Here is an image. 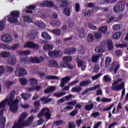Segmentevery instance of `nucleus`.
Returning a JSON list of instances; mask_svg holds the SVG:
<instances>
[{
  "label": "nucleus",
  "instance_id": "1",
  "mask_svg": "<svg viewBox=\"0 0 128 128\" xmlns=\"http://www.w3.org/2000/svg\"><path fill=\"white\" fill-rule=\"evenodd\" d=\"M16 96V91L12 90L4 100L0 102V108H4L7 104L10 106V110L12 114H16L18 110V102L20 100L16 98L14 100Z\"/></svg>",
  "mask_w": 128,
  "mask_h": 128
},
{
  "label": "nucleus",
  "instance_id": "2",
  "mask_svg": "<svg viewBox=\"0 0 128 128\" xmlns=\"http://www.w3.org/2000/svg\"><path fill=\"white\" fill-rule=\"evenodd\" d=\"M122 79L120 78H118L117 80H115L112 84L111 90H117L118 92L122 90V92H121V100H122L124 96H126L124 82H122L120 84L116 86V84H118V82H122Z\"/></svg>",
  "mask_w": 128,
  "mask_h": 128
},
{
  "label": "nucleus",
  "instance_id": "3",
  "mask_svg": "<svg viewBox=\"0 0 128 128\" xmlns=\"http://www.w3.org/2000/svg\"><path fill=\"white\" fill-rule=\"evenodd\" d=\"M20 16L19 10H13L10 13V16H8V20L10 24H16L18 22V18Z\"/></svg>",
  "mask_w": 128,
  "mask_h": 128
},
{
  "label": "nucleus",
  "instance_id": "4",
  "mask_svg": "<svg viewBox=\"0 0 128 128\" xmlns=\"http://www.w3.org/2000/svg\"><path fill=\"white\" fill-rule=\"evenodd\" d=\"M14 74L16 76H26L28 72L24 68H17L14 72Z\"/></svg>",
  "mask_w": 128,
  "mask_h": 128
},
{
  "label": "nucleus",
  "instance_id": "5",
  "mask_svg": "<svg viewBox=\"0 0 128 128\" xmlns=\"http://www.w3.org/2000/svg\"><path fill=\"white\" fill-rule=\"evenodd\" d=\"M24 48H33L38 50L39 48L38 44H36L34 42H28L24 45Z\"/></svg>",
  "mask_w": 128,
  "mask_h": 128
},
{
  "label": "nucleus",
  "instance_id": "6",
  "mask_svg": "<svg viewBox=\"0 0 128 128\" xmlns=\"http://www.w3.org/2000/svg\"><path fill=\"white\" fill-rule=\"evenodd\" d=\"M60 8H63V12L67 16H70V8L68 6V5H64V4H60Z\"/></svg>",
  "mask_w": 128,
  "mask_h": 128
},
{
  "label": "nucleus",
  "instance_id": "7",
  "mask_svg": "<svg viewBox=\"0 0 128 128\" xmlns=\"http://www.w3.org/2000/svg\"><path fill=\"white\" fill-rule=\"evenodd\" d=\"M1 40L4 42L9 43L12 40V36L10 34H4L1 37Z\"/></svg>",
  "mask_w": 128,
  "mask_h": 128
},
{
  "label": "nucleus",
  "instance_id": "8",
  "mask_svg": "<svg viewBox=\"0 0 128 128\" xmlns=\"http://www.w3.org/2000/svg\"><path fill=\"white\" fill-rule=\"evenodd\" d=\"M113 10L114 12H124V6L122 4L115 6L113 8Z\"/></svg>",
  "mask_w": 128,
  "mask_h": 128
},
{
  "label": "nucleus",
  "instance_id": "9",
  "mask_svg": "<svg viewBox=\"0 0 128 128\" xmlns=\"http://www.w3.org/2000/svg\"><path fill=\"white\" fill-rule=\"evenodd\" d=\"M40 6H43V8H52L54 6V2L52 0L44 1L40 4Z\"/></svg>",
  "mask_w": 128,
  "mask_h": 128
},
{
  "label": "nucleus",
  "instance_id": "10",
  "mask_svg": "<svg viewBox=\"0 0 128 128\" xmlns=\"http://www.w3.org/2000/svg\"><path fill=\"white\" fill-rule=\"evenodd\" d=\"M48 64L49 68H58V63L54 60H49L48 62Z\"/></svg>",
  "mask_w": 128,
  "mask_h": 128
},
{
  "label": "nucleus",
  "instance_id": "11",
  "mask_svg": "<svg viewBox=\"0 0 128 128\" xmlns=\"http://www.w3.org/2000/svg\"><path fill=\"white\" fill-rule=\"evenodd\" d=\"M20 121L18 120V122H15L12 128H24L26 126V124L24 122H20Z\"/></svg>",
  "mask_w": 128,
  "mask_h": 128
},
{
  "label": "nucleus",
  "instance_id": "12",
  "mask_svg": "<svg viewBox=\"0 0 128 128\" xmlns=\"http://www.w3.org/2000/svg\"><path fill=\"white\" fill-rule=\"evenodd\" d=\"M100 88V84L96 85L94 87L89 88L83 92L82 94H86L88 92H90V90H98V88Z\"/></svg>",
  "mask_w": 128,
  "mask_h": 128
},
{
  "label": "nucleus",
  "instance_id": "13",
  "mask_svg": "<svg viewBox=\"0 0 128 128\" xmlns=\"http://www.w3.org/2000/svg\"><path fill=\"white\" fill-rule=\"evenodd\" d=\"M100 88V84L96 85L94 87L89 88L83 92L82 94H86L88 92H90V90H98V88Z\"/></svg>",
  "mask_w": 128,
  "mask_h": 128
},
{
  "label": "nucleus",
  "instance_id": "14",
  "mask_svg": "<svg viewBox=\"0 0 128 128\" xmlns=\"http://www.w3.org/2000/svg\"><path fill=\"white\" fill-rule=\"evenodd\" d=\"M28 82L32 88L36 86H38V79L36 78H30L28 80Z\"/></svg>",
  "mask_w": 128,
  "mask_h": 128
},
{
  "label": "nucleus",
  "instance_id": "15",
  "mask_svg": "<svg viewBox=\"0 0 128 128\" xmlns=\"http://www.w3.org/2000/svg\"><path fill=\"white\" fill-rule=\"evenodd\" d=\"M44 116H45L47 120L52 118V114H50V110L48 108H45V111L44 112Z\"/></svg>",
  "mask_w": 128,
  "mask_h": 128
},
{
  "label": "nucleus",
  "instance_id": "16",
  "mask_svg": "<svg viewBox=\"0 0 128 128\" xmlns=\"http://www.w3.org/2000/svg\"><path fill=\"white\" fill-rule=\"evenodd\" d=\"M34 116H30L28 117V120L24 122L26 126H30V124H32L34 122Z\"/></svg>",
  "mask_w": 128,
  "mask_h": 128
},
{
  "label": "nucleus",
  "instance_id": "17",
  "mask_svg": "<svg viewBox=\"0 0 128 128\" xmlns=\"http://www.w3.org/2000/svg\"><path fill=\"white\" fill-rule=\"evenodd\" d=\"M14 81H10V80H6L4 82V85L6 88L9 90L12 86H14Z\"/></svg>",
  "mask_w": 128,
  "mask_h": 128
},
{
  "label": "nucleus",
  "instance_id": "18",
  "mask_svg": "<svg viewBox=\"0 0 128 128\" xmlns=\"http://www.w3.org/2000/svg\"><path fill=\"white\" fill-rule=\"evenodd\" d=\"M20 62L24 64H30V58L28 60V58H20Z\"/></svg>",
  "mask_w": 128,
  "mask_h": 128
},
{
  "label": "nucleus",
  "instance_id": "19",
  "mask_svg": "<svg viewBox=\"0 0 128 128\" xmlns=\"http://www.w3.org/2000/svg\"><path fill=\"white\" fill-rule=\"evenodd\" d=\"M26 8H27V10H26V14H32V10L36 8V6L30 5L28 7L26 6Z\"/></svg>",
  "mask_w": 128,
  "mask_h": 128
},
{
  "label": "nucleus",
  "instance_id": "20",
  "mask_svg": "<svg viewBox=\"0 0 128 128\" xmlns=\"http://www.w3.org/2000/svg\"><path fill=\"white\" fill-rule=\"evenodd\" d=\"M102 80L104 82L110 84V82H112V77L108 74L104 75L103 77Z\"/></svg>",
  "mask_w": 128,
  "mask_h": 128
},
{
  "label": "nucleus",
  "instance_id": "21",
  "mask_svg": "<svg viewBox=\"0 0 128 128\" xmlns=\"http://www.w3.org/2000/svg\"><path fill=\"white\" fill-rule=\"evenodd\" d=\"M75 52H76L75 48H66L64 50V54H74Z\"/></svg>",
  "mask_w": 128,
  "mask_h": 128
},
{
  "label": "nucleus",
  "instance_id": "22",
  "mask_svg": "<svg viewBox=\"0 0 128 128\" xmlns=\"http://www.w3.org/2000/svg\"><path fill=\"white\" fill-rule=\"evenodd\" d=\"M51 26H53V28H58V26H60L62 22H60V20H53V21H52L50 22Z\"/></svg>",
  "mask_w": 128,
  "mask_h": 128
},
{
  "label": "nucleus",
  "instance_id": "23",
  "mask_svg": "<svg viewBox=\"0 0 128 128\" xmlns=\"http://www.w3.org/2000/svg\"><path fill=\"white\" fill-rule=\"evenodd\" d=\"M17 54L20 56H28V54H30V50H18L17 51Z\"/></svg>",
  "mask_w": 128,
  "mask_h": 128
},
{
  "label": "nucleus",
  "instance_id": "24",
  "mask_svg": "<svg viewBox=\"0 0 128 128\" xmlns=\"http://www.w3.org/2000/svg\"><path fill=\"white\" fill-rule=\"evenodd\" d=\"M40 64V60L38 57H32L30 58V64Z\"/></svg>",
  "mask_w": 128,
  "mask_h": 128
},
{
  "label": "nucleus",
  "instance_id": "25",
  "mask_svg": "<svg viewBox=\"0 0 128 128\" xmlns=\"http://www.w3.org/2000/svg\"><path fill=\"white\" fill-rule=\"evenodd\" d=\"M106 44L108 46V50H112L114 48L112 41L110 39H107Z\"/></svg>",
  "mask_w": 128,
  "mask_h": 128
},
{
  "label": "nucleus",
  "instance_id": "26",
  "mask_svg": "<svg viewBox=\"0 0 128 128\" xmlns=\"http://www.w3.org/2000/svg\"><path fill=\"white\" fill-rule=\"evenodd\" d=\"M23 20L24 22H28V24H32L34 22V21L32 20V18H30V16H24Z\"/></svg>",
  "mask_w": 128,
  "mask_h": 128
},
{
  "label": "nucleus",
  "instance_id": "27",
  "mask_svg": "<svg viewBox=\"0 0 128 128\" xmlns=\"http://www.w3.org/2000/svg\"><path fill=\"white\" fill-rule=\"evenodd\" d=\"M6 118L2 117L0 118V128H4L6 127Z\"/></svg>",
  "mask_w": 128,
  "mask_h": 128
},
{
  "label": "nucleus",
  "instance_id": "28",
  "mask_svg": "<svg viewBox=\"0 0 128 128\" xmlns=\"http://www.w3.org/2000/svg\"><path fill=\"white\" fill-rule=\"evenodd\" d=\"M54 46L52 44H46L43 46V50H53Z\"/></svg>",
  "mask_w": 128,
  "mask_h": 128
},
{
  "label": "nucleus",
  "instance_id": "29",
  "mask_svg": "<svg viewBox=\"0 0 128 128\" xmlns=\"http://www.w3.org/2000/svg\"><path fill=\"white\" fill-rule=\"evenodd\" d=\"M42 36L43 38H44V40H52V37H50V36L46 32H43L42 34Z\"/></svg>",
  "mask_w": 128,
  "mask_h": 128
},
{
  "label": "nucleus",
  "instance_id": "30",
  "mask_svg": "<svg viewBox=\"0 0 128 128\" xmlns=\"http://www.w3.org/2000/svg\"><path fill=\"white\" fill-rule=\"evenodd\" d=\"M98 30L102 34H106V32H108V26H102L99 28Z\"/></svg>",
  "mask_w": 128,
  "mask_h": 128
},
{
  "label": "nucleus",
  "instance_id": "31",
  "mask_svg": "<svg viewBox=\"0 0 128 128\" xmlns=\"http://www.w3.org/2000/svg\"><path fill=\"white\" fill-rule=\"evenodd\" d=\"M26 116H28V114H26V113H22L20 116V118L18 120L20 121V122H25L24 120L26 118Z\"/></svg>",
  "mask_w": 128,
  "mask_h": 128
},
{
  "label": "nucleus",
  "instance_id": "32",
  "mask_svg": "<svg viewBox=\"0 0 128 128\" xmlns=\"http://www.w3.org/2000/svg\"><path fill=\"white\" fill-rule=\"evenodd\" d=\"M90 84V80H86V81H82L79 84L80 86H88Z\"/></svg>",
  "mask_w": 128,
  "mask_h": 128
},
{
  "label": "nucleus",
  "instance_id": "33",
  "mask_svg": "<svg viewBox=\"0 0 128 128\" xmlns=\"http://www.w3.org/2000/svg\"><path fill=\"white\" fill-rule=\"evenodd\" d=\"M78 34H79V38H84V28H80L78 32Z\"/></svg>",
  "mask_w": 128,
  "mask_h": 128
},
{
  "label": "nucleus",
  "instance_id": "34",
  "mask_svg": "<svg viewBox=\"0 0 128 128\" xmlns=\"http://www.w3.org/2000/svg\"><path fill=\"white\" fill-rule=\"evenodd\" d=\"M94 40V37L92 34H88L87 36V42H92Z\"/></svg>",
  "mask_w": 128,
  "mask_h": 128
},
{
  "label": "nucleus",
  "instance_id": "35",
  "mask_svg": "<svg viewBox=\"0 0 128 128\" xmlns=\"http://www.w3.org/2000/svg\"><path fill=\"white\" fill-rule=\"evenodd\" d=\"M72 56H65L63 58V60L65 62V64H68L70 62H72Z\"/></svg>",
  "mask_w": 128,
  "mask_h": 128
},
{
  "label": "nucleus",
  "instance_id": "36",
  "mask_svg": "<svg viewBox=\"0 0 128 128\" xmlns=\"http://www.w3.org/2000/svg\"><path fill=\"white\" fill-rule=\"evenodd\" d=\"M87 25L88 28H90V30H96L98 28V27L94 25V24H92V23L88 22Z\"/></svg>",
  "mask_w": 128,
  "mask_h": 128
},
{
  "label": "nucleus",
  "instance_id": "37",
  "mask_svg": "<svg viewBox=\"0 0 128 128\" xmlns=\"http://www.w3.org/2000/svg\"><path fill=\"white\" fill-rule=\"evenodd\" d=\"M66 93V92H55L53 94L54 96H56V98H62L64 96V94Z\"/></svg>",
  "mask_w": 128,
  "mask_h": 128
},
{
  "label": "nucleus",
  "instance_id": "38",
  "mask_svg": "<svg viewBox=\"0 0 128 128\" xmlns=\"http://www.w3.org/2000/svg\"><path fill=\"white\" fill-rule=\"evenodd\" d=\"M120 36H122V32H117L113 34L112 38H114V40H118V38H120Z\"/></svg>",
  "mask_w": 128,
  "mask_h": 128
},
{
  "label": "nucleus",
  "instance_id": "39",
  "mask_svg": "<svg viewBox=\"0 0 128 128\" xmlns=\"http://www.w3.org/2000/svg\"><path fill=\"white\" fill-rule=\"evenodd\" d=\"M46 111V108H42L38 115V118H42V116H44V112Z\"/></svg>",
  "mask_w": 128,
  "mask_h": 128
},
{
  "label": "nucleus",
  "instance_id": "40",
  "mask_svg": "<svg viewBox=\"0 0 128 128\" xmlns=\"http://www.w3.org/2000/svg\"><path fill=\"white\" fill-rule=\"evenodd\" d=\"M40 100H41V102H45L44 104H48V102H52V98H50L48 100V98L42 97V98H40Z\"/></svg>",
  "mask_w": 128,
  "mask_h": 128
},
{
  "label": "nucleus",
  "instance_id": "41",
  "mask_svg": "<svg viewBox=\"0 0 128 128\" xmlns=\"http://www.w3.org/2000/svg\"><path fill=\"white\" fill-rule=\"evenodd\" d=\"M100 58V55H93L92 58V60L93 62H97Z\"/></svg>",
  "mask_w": 128,
  "mask_h": 128
},
{
  "label": "nucleus",
  "instance_id": "42",
  "mask_svg": "<svg viewBox=\"0 0 128 128\" xmlns=\"http://www.w3.org/2000/svg\"><path fill=\"white\" fill-rule=\"evenodd\" d=\"M34 106L38 110L40 108V103L39 100L34 102Z\"/></svg>",
  "mask_w": 128,
  "mask_h": 128
},
{
  "label": "nucleus",
  "instance_id": "43",
  "mask_svg": "<svg viewBox=\"0 0 128 128\" xmlns=\"http://www.w3.org/2000/svg\"><path fill=\"white\" fill-rule=\"evenodd\" d=\"M20 82L22 86H26L28 84V80L24 78H20Z\"/></svg>",
  "mask_w": 128,
  "mask_h": 128
},
{
  "label": "nucleus",
  "instance_id": "44",
  "mask_svg": "<svg viewBox=\"0 0 128 128\" xmlns=\"http://www.w3.org/2000/svg\"><path fill=\"white\" fill-rule=\"evenodd\" d=\"M78 52H79L81 54H84L86 52V50H84V45H80V46L78 48Z\"/></svg>",
  "mask_w": 128,
  "mask_h": 128
},
{
  "label": "nucleus",
  "instance_id": "45",
  "mask_svg": "<svg viewBox=\"0 0 128 128\" xmlns=\"http://www.w3.org/2000/svg\"><path fill=\"white\" fill-rule=\"evenodd\" d=\"M82 89L78 86L74 87L72 88L71 92H80Z\"/></svg>",
  "mask_w": 128,
  "mask_h": 128
},
{
  "label": "nucleus",
  "instance_id": "46",
  "mask_svg": "<svg viewBox=\"0 0 128 128\" xmlns=\"http://www.w3.org/2000/svg\"><path fill=\"white\" fill-rule=\"evenodd\" d=\"M52 32L56 36H60L62 32L60 29H54L52 30Z\"/></svg>",
  "mask_w": 128,
  "mask_h": 128
},
{
  "label": "nucleus",
  "instance_id": "47",
  "mask_svg": "<svg viewBox=\"0 0 128 128\" xmlns=\"http://www.w3.org/2000/svg\"><path fill=\"white\" fill-rule=\"evenodd\" d=\"M60 124H64L62 120H56L53 122V126H55L56 128L58 126H60Z\"/></svg>",
  "mask_w": 128,
  "mask_h": 128
},
{
  "label": "nucleus",
  "instance_id": "48",
  "mask_svg": "<svg viewBox=\"0 0 128 128\" xmlns=\"http://www.w3.org/2000/svg\"><path fill=\"white\" fill-rule=\"evenodd\" d=\"M84 108L86 110H92L94 108V104L92 103L90 104H87L84 106Z\"/></svg>",
  "mask_w": 128,
  "mask_h": 128
},
{
  "label": "nucleus",
  "instance_id": "49",
  "mask_svg": "<svg viewBox=\"0 0 128 128\" xmlns=\"http://www.w3.org/2000/svg\"><path fill=\"white\" fill-rule=\"evenodd\" d=\"M46 80H60V78L56 76H48L46 77Z\"/></svg>",
  "mask_w": 128,
  "mask_h": 128
},
{
  "label": "nucleus",
  "instance_id": "50",
  "mask_svg": "<svg viewBox=\"0 0 128 128\" xmlns=\"http://www.w3.org/2000/svg\"><path fill=\"white\" fill-rule=\"evenodd\" d=\"M36 26H38V28H42L44 26V23L42 22V20H40L36 22Z\"/></svg>",
  "mask_w": 128,
  "mask_h": 128
},
{
  "label": "nucleus",
  "instance_id": "51",
  "mask_svg": "<svg viewBox=\"0 0 128 128\" xmlns=\"http://www.w3.org/2000/svg\"><path fill=\"white\" fill-rule=\"evenodd\" d=\"M118 0H103V4H114Z\"/></svg>",
  "mask_w": 128,
  "mask_h": 128
},
{
  "label": "nucleus",
  "instance_id": "52",
  "mask_svg": "<svg viewBox=\"0 0 128 128\" xmlns=\"http://www.w3.org/2000/svg\"><path fill=\"white\" fill-rule=\"evenodd\" d=\"M16 62V58H11L8 62V64L11 66H14V64Z\"/></svg>",
  "mask_w": 128,
  "mask_h": 128
},
{
  "label": "nucleus",
  "instance_id": "53",
  "mask_svg": "<svg viewBox=\"0 0 128 128\" xmlns=\"http://www.w3.org/2000/svg\"><path fill=\"white\" fill-rule=\"evenodd\" d=\"M10 55V52H1V56L2 58H8Z\"/></svg>",
  "mask_w": 128,
  "mask_h": 128
},
{
  "label": "nucleus",
  "instance_id": "54",
  "mask_svg": "<svg viewBox=\"0 0 128 128\" xmlns=\"http://www.w3.org/2000/svg\"><path fill=\"white\" fill-rule=\"evenodd\" d=\"M110 62H112V58L110 57H106L105 65L108 66H110Z\"/></svg>",
  "mask_w": 128,
  "mask_h": 128
},
{
  "label": "nucleus",
  "instance_id": "55",
  "mask_svg": "<svg viewBox=\"0 0 128 128\" xmlns=\"http://www.w3.org/2000/svg\"><path fill=\"white\" fill-rule=\"evenodd\" d=\"M22 96L24 98V100H28V98H30V94H22Z\"/></svg>",
  "mask_w": 128,
  "mask_h": 128
},
{
  "label": "nucleus",
  "instance_id": "56",
  "mask_svg": "<svg viewBox=\"0 0 128 128\" xmlns=\"http://www.w3.org/2000/svg\"><path fill=\"white\" fill-rule=\"evenodd\" d=\"M102 102H112V99L106 98H103L101 99Z\"/></svg>",
  "mask_w": 128,
  "mask_h": 128
},
{
  "label": "nucleus",
  "instance_id": "57",
  "mask_svg": "<svg viewBox=\"0 0 128 128\" xmlns=\"http://www.w3.org/2000/svg\"><path fill=\"white\" fill-rule=\"evenodd\" d=\"M102 76V73L96 74L92 77V80H98V78L100 76Z\"/></svg>",
  "mask_w": 128,
  "mask_h": 128
},
{
  "label": "nucleus",
  "instance_id": "58",
  "mask_svg": "<svg viewBox=\"0 0 128 128\" xmlns=\"http://www.w3.org/2000/svg\"><path fill=\"white\" fill-rule=\"evenodd\" d=\"M84 16H92V11L90 10H86L84 12Z\"/></svg>",
  "mask_w": 128,
  "mask_h": 128
},
{
  "label": "nucleus",
  "instance_id": "59",
  "mask_svg": "<svg viewBox=\"0 0 128 128\" xmlns=\"http://www.w3.org/2000/svg\"><path fill=\"white\" fill-rule=\"evenodd\" d=\"M61 80H62V82H65V84H66V82H70V78L68 76H66L65 78H62Z\"/></svg>",
  "mask_w": 128,
  "mask_h": 128
},
{
  "label": "nucleus",
  "instance_id": "60",
  "mask_svg": "<svg viewBox=\"0 0 128 128\" xmlns=\"http://www.w3.org/2000/svg\"><path fill=\"white\" fill-rule=\"evenodd\" d=\"M48 54L50 58H56V51L54 50L48 52Z\"/></svg>",
  "mask_w": 128,
  "mask_h": 128
},
{
  "label": "nucleus",
  "instance_id": "61",
  "mask_svg": "<svg viewBox=\"0 0 128 128\" xmlns=\"http://www.w3.org/2000/svg\"><path fill=\"white\" fill-rule=\"evenodd\" d=\"M94 38H95L96 40H98L102 38V34L98 32H96L94 34Z\"/></svg>",
  "mask_w": 128,
  "mask_h": 128
},
{
  "label": "nucleus",
  "instance_id": "62",
  "mask_svg": "<svg viewBox=\"0 0 128 128\" xmlns=\"http://www.w3.org/2000/svg\"><path fill=\"white\" fill-rule=\"evenodd\" d=\"M68 128H76V124L74 122H68Z\"/></svg>",
  "mask_w": 128,
  "mask_h": 128
},
{
  "label": "nucleus",
  "instance_id": "63",
  "mask_svg": "<svg viewBox=\"0 0 128 128\" xmlns=\"http://www.w3.org/2000/svg\"><path fill=\"white\" fill-rule=\"evenodd\" d=\"M4 67L2 66H0V78L4 74Z\"/></svg>",
  "mask_w": 128,
  "mask_h": 128
},
{
  "label": "nucleus",
  "instance_id": "64",
  "mask_svg": "<svg viewBox=\"0 0 128 128\" xmlns=\"http://www.w3.org/2000/svg\"><path fill=\"white\" fill-rule=\"evenodd\" d=\"M95 52H104V50L100 46H98L95 48Z\"/></svg>",
  "mask_w": 128,
  "mask_h": 128
}]
</instances>
